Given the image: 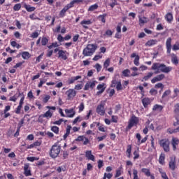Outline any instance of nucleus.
I'll use <instances>...</instances> for the list:
<instances>
[{
	"label": "nucleus",
	"instance_id": "obj_46",
	"mask_svg": "<svg viewBox=\"0 0 179 179\" xmlns=\"http://www.w3.org/2000/svg\"><path fill=\"white\" fill-rule=\"evenodd\" d=\"M173 51H178L179 50V42L177 41L175 43V44L172 47Z\"/></svg>",
	"mask_w": 179,
	"mask_h": 179
},
{
	"label": "nucleus",
	"instance_id": "obj_29",
	"mask_svg": "<svg viewBox=\"0 0 179 179\" xmlns=\"http://www.w3.org/2000/svg\"><path fill=\"white\" fill-rule=\"evenodd\" d=\"M43 117L44 118H47L48 120H49V118H51V117H52V112H51V110H48L46 111L44 114L41 115V117Z\"/></svg>",
	"mask_w": 179,
	"mask_h": 179
},
{
	"label": "nucleus",
	"instance_id": "obj_28",
	"mask_svg": "<svg viewBox=\"0 0 179 179\" xmlns=\"http://www.w3.org/2000/svg\"><path fill=\"white\" fill-rule=\"evenodd\" d=\"M76 3H83V0H73L68 5L71 8L75 6Z\"/></svg>",
	"mask_w": 179,
	"mask_h": 179
},
{
	"label": "nucleus",
	"instance_id": "obj_21",
	"mask_svg": "<svg viewBox=\"0 0 179 179\" xmlns=\"http://www.w3.org/2000/svg\"><path fill=\"white\" fill-rule=\"evenodd\" d=\"M92 20H84L83 21H81L80 22V24L81 26H83V29H89V27L90 24H92Z\"/></svg>",
	"mask_w": 179,
	"mask_h": 179
},
{
	"label": "nucleus",
	"instance_id": "obj_14",
	"mask_svg": "<svg viewBox=\"0 0 179 179\" xmlns=\"http://www.w3.org/2000/svg\"><path fill=\"white\" fill-rule=\"evenodd\" d=\"M24 174L26 177H30V176H31V170L30 169V164H24Z\"/></svg>",
	"mask_w": 179,
	"mask_h": 179
},
{
	"label": "nucleus",
	"instance_id": "obj_54",
	"mask_svg": "<svg viewBox=\"0 0 179 179\" xmlns=\"http://www.w3.org/2000/svg\"><path fill=\"white\" fill-rule=\"evenodd\" d=\"M20 8H22V5L20 3H17L14 6L13 10L15 11L20 10Z\"/></svg>",
	"mask_w": 179,
	"mask_h": 179
},
{
	"label": "nucleus",
	"instance_id": "obj_41",
	"mask_svg": "<svg viewBox=\"0 0 179 179\" xmlns=\"http://www.w3.org/2000/svg\"><path fill=\"white\" fill-rule=\"evenodd\" d=\"M51 131L54 132V134H56V135H58V134H59V127L57 126H52L51 127Z\"/></svg>",
	"mask_w": 179,
	"mask_h": 179
},
{
	"label": "nucleus",
	"instance_id": "obj_8",
	"mask_svg": "<svg viewBox=\"0 0 179 179\" xmlns=\"http://www.w3.org/2000/svg\"><path fill=\"white\" fill-rule=\"evenodd\" d=\"M106 103L101 102L98 106L96 107V113L99 114V115H104L106 114V110L104 109V106Z\"/></svg>",
	"mask_w": 179,
	"mask_h": 179
},
{
	"label": "nucleus",
	"instance_id": "obj_6",
	"mask_svg": "<svg viewBox=\"0 0 179 179\" xmlns=\"http://www.w3.org/2000/svg\"><path fill=\"white\" fill-rule=\"evenodd\" d=\"M176 159V155H173L169 158V166L170 170H171L172 171H174L176 169H177V166H176L177 162Z\"/></svg>",
	"mask_w": 179,
	"mask_h": 179
},
{
	"label": "nucleus",
	"instance_id": "obj_18",
	"mask_svg": "<svg viewBox=\"0 0 179 179\" xmlns=\"http://www.w3.org/2000/svg\"><path fill=\"white\" fill-rule=\"evenodd\" d=\"M141 171L146 176V177H150L151 179H155V176L150 173V169L143 168Z\"/></svg>",
	"mask_w": 179,
	"mask_h": 179
},
{
	"label": "nucleus",
	"instance_id": "obj_11",
	"mask_svg": "<svg viewBox=\"0 0 179 179\" xmlns=\"http://www.w3.org/2000/svg\"><path fill=\"white\" fill-rule=\"evenodd\" d=\"M68 57H69V53L66 50H59L58 58H60L64 61H66V59H68Z\"/></svg>",
	"mask_w": 179,
	"mask_h": 179
},
{
	"label": "nucleus",
	"instance_id": "obj_9",
	"mask_svg": "<svg viewBox=\"0 0 179 179\" xmlns=\"http://www.w3.org/2000/svg\"><path fill=\"white\" fill-rule=\"evenodd\" d=\"M96 83H97V81H96V80L88 81L84 87V90H89V89H91V90H93V89H94V87H96Z\"/></svg>",
	"mask_w": 179,
	"mask_h": 179
},
{
	"label": "nucleus",
	"instance_id": "obj_32",
	"mask_svg": "<svg viewBox=\"0 0 179 179\" xmlns=\"http://www.w3.org/2000/svg\"><path fill=\"white\" fill-rule=\"evenodd\" d=\"M71 129H72V127L71 125H68L66 129V134L64 135V139H66L68 136L71 134Z\"/></svg>",
	"mask_w": 179,
	"mask_h": 179
},
{
	"label": "nucleus",
	"instance_id": "obj_50",
	"mask_svg": "<svg viewBox=\"0 0 179 179\" xmlns=\"http://www.w3.org/2000/svg\"><path fill=\"white\" fill-rule=\"evenodd\" d=\"M110 58L107 59L103 63V68H106V69H107V68L110 66Z\"/></svg>",
	"mask_w": 179,
	"mask_h": 179
},
{
	"label": "nucleus",
	"instance_id": "obj_55",
	"mask_svg": "<svg viewBox=\"0 0 179 179\" xmlns=\"http://www.w3.org/2000/svg\"><path fill=\"white\" fill-rule=\"evenodd\" d=\"M111 121H112V122H115V124H117V122H118V116L112 115Z\"/></svg>",
	"mask_w": 179,
	"mask_h": 179
},
{
	"label": "nucleus",
	"instance_id": "obj_2",
	"mask_svg": "<svg viewBox=\"0 0 179 179\" xmlns=\"http://www.w3.org/2000/svg\"><path fill=\"white\" fill-rule=\"evenodd\" d=\"M97 50V45L96 44H88L83 51L84 57H92Z\"/></svg>",
	"mask_w": 179,
	"mask_h": 179
},
{
	"label": "nucleus",
	"instance_id": "obj_17",
	"mask_svg": "<svg viewBox=\"0 0 179 179\" xmlns=\"http://www.w3.org/2000/svg\"><path fill=\"white\" fill-rule=\"evenodd\" d=\"M65 113L69 118H73L76 114L73 108L65 109Z\"/></svg>",
	"mask_w": 179,
	"mask_h": 179
},
{
	"label": "nucleus",
	"instance_id": "obj_16",
	"mask_svg": "<svg viewBox=\"0 0 179 179\" xmlns=\"http://www.w3.org/2000/svg\"><path fill=\"white\" fill-rule=\"evenodd\" d=\"M164 78H166V76L164 74H159V75L154 77L151 80V83H156V82H161V80H163V79H164Z\"/></svg>",
	"mask_w": 179,
	"mask_h": 179
},
{
	"label": "nucleus",
	"instance_id": "obj_38",
	"mask_svg": "<svg viewBox=\"0 0 179 179\" xmlns=\"http://www.w3.org/2000/svg\"><path fill=\"white\" fill-rule=\"evenodd\" d=\"M41 145V143L39 141H36L35 143L31 144L29 147L28 149H33V148H37V146H40Z\"/></svg>",
	"mask_w": 179,
	"mask_h": 179
},
{
	"label": "nucleus",
	"instance_id": "obj_52",
	"mask_svg": "<svg viewBox=\"0 0 179 179\" xmlns=\"http://www.w3.org/2000/svg\"><path fill=\"white\" fill-rule=\"evenodd\" d=\"M79 113H82L83 110H85V103L83 102L80 103V106H78Z\"/></svg>",
	"mask_w": 179,
	"mask_h": 179
},
{
	"label": "nucleus",
	"instance_id": "obj_59",
	"mask_svg": "<svg viewBox=\"0 0 179 179\" xmlns=\"http://www.w3.org/2000/svg\"><path fill=\"white\" fill-rule=\"evenodd\" d=\"M56 47H58V43H52L50 45L48 46V48L51 50L52 48H56Z\"/></svg>",
	"mask_w": 179,
	"mask_h": 179
},
{
	"label": "nucleus",
	"instance_id": "obj_33",
	"mask_svg": "<svg viewBox=\"0 0 179 179\" xmlns=\"http://www.w3.org/2000/svg\"><path fill=\"white\" fill-rule=\"evenodd\" d=\"M165 19L166 20V22H168V23H171V22H173V14L171 13H168L166 15H165Z\"/></svg>",
	"mask_w": 179,
	"mask_h": 179
},
{
	"label": "nucleus",
	"instance_id": "obj_25",
	"mask_svg": "<svg viewBox=\"0 0 179 179\" xmlns=\"http://www.w3.org/2000/svg\"><path fill=\"white\" fill-rule=\"evenodd\" d=\"M150 103H151L150 99H149V98L145 97L142 99V103L145 108H148V106H149V104H150Z\"/></svg>",
	"mask_w": 179,
	"mask_h": 179
},
{
	"label": "nucleus",
	"instance_id": "obj_24",
	"mask_svg": "<svg viewBox=\"0 0 179 179\" xmlns=\"http://www.w3.org/2000/svg\"><path fill=\"white\" fill-rule=\"evenodd\" d=\"M166 160V155L164 153H161L159 158V164H162V166H164Z\"/></svg>",
	"mask_w": 179,
	"mask_h": 179
},
{
	"label": "nucleus",
	"instance_id": "obj_47",
	"mask_svg": "<svg viewBox=\"0 0 179 179\" xmlns=\"http://www.w3.org/2000/svg\"><path fill=\"white\" fill-rule=\"evenodd\" d=\"M134 155V160H136L139 157V148H138L136 150H135L133 153Z\"/></svg>",
	"mask_w": 179,
	"mask_h": 179
},
{
	"label": "nucleus",
	"instance_id": "obj_37",
	"mask_svg": "<svg viewBox=\"0 0 179 179\" xmlns=\"http://www.w3.org/2000/svg\"><path fill=\"white\" fill-rule=\"evenodd\" d=\"M48 43V38H47V37L43 36L42 38H41V45H47Z\"/></svg>",
	"mask_w": 179,
	"mask_h": 179
},
{
	"label": "nucleus",
	"instance_id": "obj_48",
	"mask_svg": "<svg viewBox=\"0 0 179 179\" xmlns=\"http://www.w3.org/2000/svg\"><path fill=\"white\" fill-rule=\"evenodd\" d=\"M17 99H19V96L15 94L14 96L10 97L9 101H13L14 103H16V100H17Z\"/></svg>",
	"mask_w": 179,
	"mask_h": 179
},
{
	"label": "nucleus",
	"instance_id": "obj_5",
	"mask_svg": "<svg viewBox=\"0 0 179 179\" xmlns=\"http://www.w3.org/2000/svg\"><path fill=\"white\" fill-rule=\"evenodd\" d=\"M139 123V117L133 115L129 120L127 128L128 129H131L133 127H136Z\"/></svg>",
	"mask_w": 179,
	"mask_h": 179
},
{
	"label": "nucleus",
	"instance_id": "obj_42",
	"mask_svg": "<svg viewBox=\"0 0 179 179\" xmlns=\"http://www.w3.org/2000/svg\"><path fill=\"white\" fill-rule=\"evenodd\" d=\"M22 57L23 59H29V58H30L31 55H30V53H29V52H24L22 54Z\"/></svg>",
	"mask_w": 179,
	"mask_h": 179
},
{
	"label": "nucleus",
	"instance_id": "obj_64",
	"mask_svg": "<svg viewBox=\"0 0 179 179\" xmlns=\"http://www.w3.org/2000/svg\"><path fill=\"white\" fill-rule=\"evenodd\" d=\"M121 173H122L121 169H117L116 171V174L115 175V178H117V177H120V176H121Z\"/></svg>",
	"mask_w": 179,
	"mask_h": 179
},
{
	"label": "nucleus",
	"instance_id": "obj_36",
	"mask_svg": "<svg viewBox=\"0 0 179 179\" xmlns=\"http://www.w3.org/2000/svg\"><path fill=\"white\" fill-rule=\"evenodd\" d=\"M127 157L129 159L131 158V153L132 152V145H127Z\"/></svg>",
	"mask_w": 179,
	"mask_h": 179
},
{
	"label": "nucleus",
	"instance_id": "obj_53",
	"mask_svg": "<svg viewBox=\"0 0 179 179\" xmlns=\"http://www.w3.org/2000/svg\"><path fill=\"white\" fill-rule=\"evenodd\" d=\"M38 36H40V34L38 32H33L31 34L30 38H37V37H38Z\"/></svg>",
	"mask_w": 179,
	"mask_h": 179
},
{
	"label": "nucleus",
	"instance_id": "obj_22",
	"mask_svg": "<svg viewBox=\"0 0 179 179\" xmlns=\"http://www.w3.org/2000/svg\"><path fill=\"white\" fill-rule=\"evenodd\" d=\"M85 157H87L88 160H92V162H94L95 160L94 155L92 154V150H87L85 152Z\"/></svg>",
	"mask_w": 179,
	"mask_h": 179
},
{
	"label": "nucleus",
	"instance_id": "obj_40",
	"mask_svg": "<svg viewBox=\"0 0 179 179\" xmlns=\"http://www.w3.org/2000/svg\"><path fill=\"white\" fill-rule=\"evenodd\" d=\"M167 132H169V134H177V132H179V127L176 129L169 128L167 129Z\"/></svg>",
	"mask_w": 179,
	"mask_h": 179
},
{
	"label": "nucleus",
	"instance_id": "obj_45",
	"mask_svg": "<svg viewBox=\"0 0 179 179\" xmlns=\"http://www.w3.org/2000/svg\"><path fill=\"white\" fill-rule=\"evenodd\" d=\"M111 37L113 36V31L108 29L106 33L103 35V37Z\"/></svg>",
	"mask_w": 179,
	"mask_h": 179
},
{
	"label": "nucleus",
	"instance_id": "obj_12",
	"mask_svg": "<svg viewBox=\"0 0 179 179\" xmlns=\"http://www.w3.org/2000/svg\"><path fill=\"white\" fill-rule=\"evenodd\" d=\"M106 86L105 83H101L97 85L96 89L98 92H96V96H101L103 93H104V91L106 90Z\"/></svg>",
	"mask_w": 179,
	"mask_h": 179
},
{
	"label": "nucleus",
	"instance_id": "obj_62",
	"mask_svg": "<svg viewBox=\"0 0 179 179\" xmlns=\"http://www.w3.org/2000/svg\"><path fill=\"white\" fill-rule=\"evenodd\" d=\"M150 93L152 94V96H156V94H157V90H156L155 88H152L150 90Z\"/></svg>",
	"mask_w": 179,
	"mask_h": 179
},
{
	"label": "nucleus",
	"instance_id": "obj_10",
	"mask_svg": "<svg viewBox=\"0 0 179 179\" xmlns=\"http://www.w3.org/2000/svg\"><path fill=\"white\" fill-rule=\"evenodd\" d=\"M68 100H73L75 96H76V91L73 89H69L66 92Z\"/></svg>",
	"mask_w": 179,
	"mask_h": 179
},
{
	"label": "nucleus",
	"instance_id": "obj_7",
	"mask_svg": "<svg viewBox=\"0 0 179 179\" xmlns=\"http://www.w3.org/2000/svg\"><path fill=\"white\" fill-rule=\"evenodd\" d=\"M173 113L175 114V118L177 121V122L173 123L174 127H176V125H178V121H179V103H176L174 106V110Z\"/></svg>",
	"mask_w": 179,
	"mask_h": 179
},
{
	"label": "nucleus",
	"instance_id": "obj_3",
	"mask_svg": "<svg viewBox=\"0 0 179 179\" xmlns=\"http://www.w3.org/2000/svg\"><path fill=\"white\" fill-rule=\"evenodd\" d=\"M59 153H61V145H58V143H55L51 147L49 155L50 157L55 159L56 157H58Z\"/></svg>",
	"mask_w": 179,
	"mask_h": 179
},
{
	"label": "nucleus",
	"instance_id": "obj_1",
	"mask_svg": "<svg viewBox=\"0 0 179 179\" xmlns=\"http://www.w3.org/2000/svg\"><path fill=\"white\" fill-rule=\"evenodd\" d=\"M151 69L152 71H156L155 73H160V72L169 73L173 71V67L167 66L164 64L153 63Z\"/></svg>",
	"mask_w": 179,
	"mask_h": 179
},
{
	"label": "nucleus",
	"instance_id": "obj_39",
	"mask_svg": "<svg viewBox=\"0 0 179 179\" xmlns=\"http://www.w3.org/2000/svg\"><path fill=\"white\" fill-rule=\"evenodd\" d=\"M152 76H153L152 72L148 73L147 75L143 78V80H145V81L149 80V79H150Z\"/></svg>",
	"mask_w": 179,
	"mask_h": 179
},
{
	"label": "nucleus",
	"instance_id": "obj_60",
	"mask_svg": "<svg viewBox=\"0 0 179 179\" xmlns=\"http://www.w3.org/2000/svg\"><path fill=\"white\" fill-rule=\"evenodd\" d=\"M101 58H103V55H96L94 57V58L92 59H93V61H99V59H101Z\"/></svg>",
	"mask_w": 179,
	"mask_h": 179
},
{
	"label": "nucleus",
	"instance_id": "obj_56",
	"mask_svg": "<svg viewBox=\"0 0 179 179\" xmlns=\"http://www.w3.org/2000/svg\"><path fill=\"white\" fill-rule=\"evenodd\" d=\"M94 68L96 69L97 72H100V71H101V65L99 63L96 64V65L94 66Z\"/></svg>",
	"mask_w": 179,
	"mask_h": 179
},
{
	"label": "nucleus",
	"instance_id": "obj_57",
	"mask_svg": "<svg viewBox=\"0 0 179 179\" xmlns=\"http://www.w3.org/2000/svg\"><path fill=\"white\" fill-rule=\"evenodd\" d=\"M118 5L117 0H112V2L109 3V6L111 8H114V6Z\"/></svg>",
	"mask_w": 179,
	"mask_h": 179
},
{
	"label": "nucleus",
	"instance_id": "obj_35",
	"mask_svg": "<svg viewBox=\"0 0 179 179\" xmlns=\"http://www.w3.org/2000/svg\"><path fill=\"white\" fill-rule=\"evenodd\" d=\"M124 78H129L131 76V71L129 69H125L122 72Z\"/></svg>",
	"mask_w": 179,
	"mask_h": 179
},
{
	"label": "nucleus",
	"instance_id": "obj_43",
	"mask_svg": "<svg viewBox=\"0 0 179 179\" xmlns=\"http://www.w3.org/2000/svg\"><path fill=\"white\" fill-rule=\"evenodd\" d=\"M159 171L163 179H169V177H167V174H166L165 172L163 171V169L159 168Z\"/></svg>",
	"mask_w": 179,
	"mask_h": 179
},
{
	"label": "nucleus",
	"instance_id": "obj_58",
	"mask_svg": "<svg viewBox=\"0 0 179 179\" xmlns=\"http://www.w3.org/2000/svg\"><path fill=\"white\" fill-rule=\"evenodd\" d=\"M171 93V91L170 90H167L164 92V93L162 95V99H164V97H167V96H169V94Z\"/></svg>",
	"mask_w": 179,
	"mask_h": 179
},
{
	"label": "nucleus",
	"instance_id": "obj_19",
	"mask_svg": "<svg viewBox=\"0 0 179 179\" xmlns=\"http://www.w3.org/2000/svg\"><path fill=\"white\" fill-rule=\"evenodd\" d=\"M166 52L171 54V38H168L166 42Z\"/></svg>",
	"mask_w": 179,
	"mask_h": 179
},
{
	"label": "nucleus",
	"instance_id": "obj_15",
	"mask_svg": "<svg viewBox=\"0 0 179 179\" xmlns=\"http://www.w3.org/2000/svg\"><path fill=\"white\" fill-rule=\"evenodd\" d=\"M71 9V7L69 4L66 5L63 9L59 12V17H65V15H66V12Z\"/></svg>",
	"mask_w": 179,
	"mask_h": 179
},
{
	"label": "nucleus",
	"instance_id": "obj_51",
	"mask_svg": "<svg viewBox=\"0 0 179 179\" xmlns=\"http://www.w3.org/2000/svg\"><path fill=\"white\" fill-rule=\"evenodd\" d=\"M139 59H140L139 55H137L134 61V65H136V66H139V64H140Z\"/></svg>",
	"mask_w": 179,
	"mask_h": 179
},
{
	"label": "nucleus",
	"instance_id": "obj_20",
	"mask_svg": "<svg viewBox=\"0 0 179 179\" xmlns=\"http://www.w3.org/2000/svg\"><path fill=\"white\" fill-rule=\"evenodd\" d=\"M179 139L178 138L173 137L171 141V145L173 150H177V146H178Z\"/></svg>",
	"mask_w": 179,
	"mask_h": 179
},
{
	"label": "nucleus",
	"instance_id": "obj_13",
	"mask_svg": "<svg viewBox=\"0 0 179 179\" xmlns=\"http://www.w3.org/2000/svg\"><path fill=\"white\" fill-rule=\"evenodd\" d=\"M117 92H120V90H122L124 87H122V85L121 84V81H117V80H113L112 81V87H115Z\"/></svg>",
	"mask_w": 179,
	"mask_h": 179
},
{
	"label": "nucleus",
	"instance_id": "obj_4",
	"mask_svg": "<svg viewBox=\"0 0 179 179\" xmlns=\"http://www.w3.org/2000/svg\"><path fill=\"white\" fill-rule=\"evenodd\" d=\"M159 145L163 148L164 152L166 153L170 152V141L166 138H164L159 141Z\"/></svg>",
	"mask_w": 179,
	"mask_h": 179
},
{
	"label": "nucleus",
	"instance_id": "obj_31",
	"mask_svg": "<svg viewBox=\"0 0 179 179\" xmlns=\"http://www.w3.org/2000/svg\"><path fill=\"white\" fill-rule=\"evenodd\" d=\"M79 79H82V76H77L76 77H72L69 80V85H72V83H75V82H76V80H79Z\"/></svg>",
	"mask_w": 179,
	"mask_h": 179
},
{
	"label": "nucleus",
	"instance_id": "obj_63",
	"mask_svg": "<svg viewBox=\"0 0 179 179\" xmlns=\"http://www.w3.org/2000/svg\"><path fill=\"white\" fill-rule=\"evenodd\" d=\"M57 40H58V41L59 42V43H62V41H64V37H62V35H61V34H59L58 36H57Z\"/></svg>",
	"mask_w": 179,
	"mask_h": 179
},
{
	"label": "nucleus",
	"instance_id": "obj_61",
	"mask_svg": "<svg viewBox=\"0 0 179 179\" xmlns=\"http://www.w3.org/2000/svg\"><path fill=\"white\" fill-rule=\"evenodd\" d=\"M83 141H85V136H79L76 139V142H83Z\"/></svg>",
	"mask_w": 179,
	"mask_h": 179
},
{
	"label": "nucleus",
	"instance_id": "obj_49",
	"mask_svg": "<svg viewBox=\"0 0 179 179\" xmlns=\"http://www.w3.org/2000/svg\"><path fill=\"white\" fill-rule=\"evenodd\" d=\"M133 179H139V177L138 176V170L133 169Z\"/></svg>",
	"mask_w": 179,
	"mask_h": 179
},
{
	"label": "nucleus",
	"instance_id": "obj_27",
	"mask_svg": "<svg viewBox=\"0 0 179 179\" xmlns=\"http://www.w3.org/2000/svg\"><path fill=\"white\" fill-rule=\"evenodd\" d=\"M24 8L27 12H34L36 10V7H33L29 4L24 3Z\"/></svg>",
	"mask_w": 179,
	"mask_h": 179
},
{
	"label": "nucleus",
	"instance_id": "obj_23",
	"mask_svg": "<svg viewBox=\"0 0 179 179\" xmlns=\"http://www.w3.org/2000/svg\"><path fill=\"white\" fill-rule=\"evenodd\" d=\"M171 62L174 65H177L179 62L178 57H177V55L172 53L171 55Z\"/></svg>",
	"mask_w": 179,
	"mask_h": 179
},
{
	"label": "nucleus",
	"instance_id": "obj_30",
	"mask_svg": "<svg viewBox=\"0 0 179 179\" xmlns=\"http://www.w3.org/2000/svg\"><path fill=\"white\" fill-rule=\"evenodd\" d=\"M156 44H157V41L155 39H151L145 43V46L152 47V45H156Z\"/></svg>",
	"mask_w": 179,
	"mask_h": 179
},
{
	"label": "nucleus",
	"instance_id": "obj_44",
	"mask_svg": "<svg viewBox=\"0 0 179 179\" xmlns=\"http://www.w3.org/2000/svg\"><path fill=\"white\" fill-rule=\"evenodd\" d=\"M99 8V5L97 4H94L92 5L89 8H88V12H93V10H96Z\"/></svg>",
	"mask_w": 179,
	"mask_h": 179
},
{
	"label": "nucleus",
	"instance_id": "obj_34",
	"mask_svg": "<svg viewBox=\"0 0 179 179\" xmlns=\"http://www.w3.org/2000/svg\"><path fill=\"white\" fill-rule=\"evenodd\" d=\"M149 22V19L146 17H139V23L140 24H145V23H148Z\"/></svg>",
	"mask_w": 179,
	"mask_h": 179
},
{
	"label": "nucleus",
	"instance_id": "obj_26",
	"mask_svg": "<svg viewBox=\"0 0 179 179\" xmlns=\"http://www.w3.org/2000/svg\"><path fill=\"white\" fill-rule=\"evenodd\" d=\"M163 110V106L155 104L152 108V111H155L157 113H160Z\"/></svg>",
	"mask_w": 179,
	"mask_h": 179
}]
</instances>
